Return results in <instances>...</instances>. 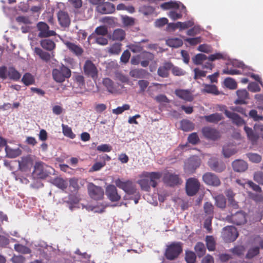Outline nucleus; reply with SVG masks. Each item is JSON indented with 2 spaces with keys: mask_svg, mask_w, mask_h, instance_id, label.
<instances>
[{
  "mask_svg": "<svg viewBox=\"0 0 263 263\" xmlns=\"http://www.w3.org/2000/svg\"><path fill=\"white\" fill-rule=\"evenodd\" d=\"M185 259L187 263H195L196 259V254L193 251H186Z\"/></svg>",
  "mask_w": 263,
  "mask_h": 263,
  "instance_id": "nucleus-54",
  "label": "nucleus"
},
{
  "mask_svg": "<svg viewBox=\"0 0 263 263\" xmlns=\"http://www.w3.org/2000/svg\"><path fill=\"white\" fill-rule=\"evenodd\" d=\"M210 167L216 172H222L226 169V165L222 161H219L217 159L212 158L208 161Z\"/></svg>",
  "mask_w": 263,
  "mask_h": 263,
  "instance_id": "nucleus-20",
  "label": "nucleus"
},
{
  "mask_svg": "<svg viewBox=\"0 0 263 263\" xmlns=\"http://www.w3.org/2000/svg\"><path fill=\"white\" fill-rule=\"evenodd\" d=\"M206 245L210 251H213L215 249L216 243L212 236H207L205 238Z\"/></svg>",
  "mask_w": 263,
  "mask_h": 263,
  "instance_id": "nucleus-44",
  "label": "nucleus"
},
{
  "mask_svg": "<svg viewBox=\"0 0 263 263\" xmlns=\"http://www.w3.org/2000/svg\"><path fill=\"white\" fill-rule=\"evenodd\" d=\"M14 249L16 251L23 254H29L31 253V250L27 247L21 244H15Z\"/></svg>",
  "mask_w": 263,
  "mask_h": 263,
  "instance_id": "nucleus-55",
  "label": "nucleus"
},
{
  "mask_svg": "<svg viewBox=\"0 0 263 263\" xmlns=\"http://www.w3.org/2000/svg\"><path fill=\"white\" fill-rule=\"evenodd\" d=\"M173 64L171 62H165L163 65L160 66L157 70L159 76L165 78L169 76L170 70L172 68Z\"/></svg>",
  "mask_w": 263,
  "mask_h": 263,
  "instance_id": "nucleus-21",
  "label": "nucleus"
},
{
  "mask_svg": "<svg viewBox=\"0 0 263 263\" xmlns=\"http://www.w3.org/2000/svg\"><path fill=\"white\" fill-rule=\"evenodd\" d=\"M127 47L134 53L140 52L143 50V47L140 45L139 43L131 44Z\"/></svg>",
  "mask_w": 263,
  "mask_h": 263,
  "instance_id": "nucleus-62",
  "label": "nucleus"
},
{
  "mask_svg": "<svg viewBox=\"0 0 263 263\" xmlns=\"http://www.w3.org/2000/svg\"><path fill=\"white\" fill-rule=\"evenodd\" d=\"M102 83L109 92L111 93H116L118 92L117 89L114 84V82L109 78H106L103 79Z\"/></svg>",
  "mask_w": 263,
  "mask_h": 263,
  "instance_id": "nucleus-26",
  "label": "nucleus"
},
{
  "mask_svg": "<svg viewBox=\"0 0 263 263\" xmlns=\"http://www.w3.org/2000/svg\"><path fill=\"white\" fill-rule=\"evenodd\" d=\"M130 106L128 104H124L122 106L118 107L112 110V113L116 115L122 114L124 111L129 109Z\"/></svg>",
  "mask_w": 263,
  "mask_h": 263,
  "instance_id": "nucleus-64",
  "label": "nucleus"
},
{
  "mask_svg": "<svg viewBox=\"0 0 263 263\" xmlns=\"http://www.w3.org/2000/svg\"><path fill=\"white\" fill-rule=\"evenodd\" d=\"M203 208L205 214L211 219L212 218L214 213V206L212 204L206 202L204 203Z\"/></svg>",
  "mask_w": 263,
  "mask_h": 263,
  "instance_id": "nucleus-46",
  "label": "nucleus"
},
{
  "mask_svg": "<svg viewBox=\"0 0 263 263\" xmlns=\"http://www.w3.org/2000/svg\"><path fill=\"white\" fill-rule=\"evenodd\" d=\"M204 88L202 89V92L211 93L214 95L220 94L216 85L211 84H203Z\"/></svg>",
  "mask_w": 263,
  "mask_h": 263,
  "instance_id": "nucleus-31",
  "label": "nucleus"
},
{
  "mask_svg": "<svg viewBox=\"0 0 263 263\" xmlns=\"http://www.w3.org/2000/svg\"><path fill=\"white\" fill-rule=\"evenodd\" d=\"M54 184L58 187L64 190L67 187V183L62 178H57L54 180Z\"/></svg>",
  "mask_w": 263,
  "mask_h": 263,
  "instance_id": "nucleus-57",
  "label": "nucleus"
},
{
  "mask_svg": "<svg viewBox=\"0 0 263 263\" xmlns=\"http://www.w3.org/2000/svg\"><path fill=\"white\" fill-rule=\"evenodd\" d=\"M162 173L160 172H143L141 176L148 178L151 186L153 187L157 186L158 181L162 177Z\"/></svg>",
  "mask_w": 263,
  "mask_h": 263,
  "instance_id": "nucleus-11",
  "label": "nucleus"
},
{
  "mask_svg": "<svg viewBox=\"0 0 263 263\" xmlns=\"http://www.w3.org/2000/svg\"><path fill=\"white\" fill-rule=\"evenodd\" d=\"M203 118L209 123H217L223 118L222 115L219 113H214L208 116H204Z\"/></svg>",
  "mask_w": 263,
  "mask_h": 263,
  "instance_id": "nucleus-29",
  "label": "nucleus"
},
{
  "mask_svg": "<svg viewBox=\"0 0 263 263\" xmlns=\"http://www.w3.org/2000/svg\"><path fill=\"white\" fill-rule=\"evenodd\" d=\"M34 52L39 56V57L43 61L47 62L50 61L51 56L48 52L44 51L42 49L39 47H35L34 49Z\"/></svg>",
  "mask_w": 263,
  "mask_h": 263,
  "instance_id": "nucleus-33",
  "label": "nucleus"
},
{
  "mask_svg": "<svg viewBox=\"0 0 263 263\" xmlns=\"http://www.w3.org/2000/svg\"><path fill=\"white\" fill-rule=\"evenodd\" d=\"M188 142L193 145H196L199 142L200 139L197 133L191 134L187 138Z\"/></svg>",
  "mask_w": 263,
  "mask_h": 263,
  "instance_id": "nucleus-58",
  "label": "nucleus"
},
{
  "mask_svg": "<svg viewBox=\"0 0 263 263\" xmlns=\"http://www.w3.org/2000/svg\"><path fill=\"white\" fill-rule=\"evenodd\" d=\"M50 168L43 162H36L34 165V172L41 178H45L48 175L47 169Z\"/></svg>",
  "mask_w": 263,
  "mask_h": 263,
  "instance_id": "nucleus-19",
  "label": "nucleus"
},
{
  "mask_svg": "<svg viewBox=\"0 0 263 263\" xmlns=\"http://www.w3.org/2000/svg\"><path fill=\"white\" fill-rule=\"evenodd\" d=\"M97 10L102 14H109L115 11V7L112 3L106 2L99 5L97 7Z\"/></svg>",
  "mask_w": 263,
  "mask_h": 263,
  "instance_id": "nucleus-22",
  "label": "nucleus"
},
{
  "mask_svg": "<svg viewBox=\"0 0 263 263\" xmlns=\"http://www.w3.org/2000/svg\"><path fill=\"white\" fill-rule=\"evenodd\" d=\"M37 28L39 31L38 36L40 37L46 38L57 35L55 31L49 30V27L46 23L43 22L38 23Z\"/></svg>",
  "mask_w": 263,
  "mask_h": 263,
  "instance_id": "nucleus-7",
  "label": "nucleus"
},
{
  "mask_svg": "<svg viewBox=\"0 0 263 263\" xmlns=\"http://www.w3.org/2000/svg\"><path fill=\"white\" fill-rule=\"evenodd\" d=\"M7 75V78L15 81H18L21 77V73L13 67L8 68Z\"/></svg>",
  "mask_w": 263,
  "mask_h": 263,
  "instance_id": "nucleus-28",
  "label": "nucleus"
},
{
  "mask_svg": "<svg viewBox=\"0 0 263 263\" xmlns=\"http://www.w3.org/2000/svg\"><path fill=\"white\" fill-rule=\"evenodd\" d=\"M259 253V247H254L250 248L246 254V257L248 259H251Z\"/></svg>",
  "mask_w": 263,
  "mask_h": 263,
  "instance_id": "nucleus-53",
  "label": "nucleus"
},
{
  "mask_svg": "<svg viewBox=\"0 0 263 263\" xmlns=\"http://www.w3.org/2000/svg\"><path fill=\"white\" fill-rule=\"evenodd\" d=\"M229 220L236 225H241L245 224L247 222L246 214L242 211H239L232 214L231 216L228 217Z\"/></svg>",
  "mask_w": 263,
  "mask_h": 263,
  "instance_id": "nucleus-13",
  "label": "nucleus"
},
{
  "mask_svg": "<svg viewBox=\"0 0 263 263\" xmlns=\"http://www.w3.org/2000/svg\"><path fill=\"white\" fill-rule=\"evenodd\" d=\"M105 192L107 198L112 202L118 201L121 199L116 187L114 185H108L106 188Z\"/></svg>",
  "mask_w": 263,
  "mask_h": 263,
  "instance_id": "nucleus-15",
  "label": "nucleus"
},
{
  "mask_svg": "<svg viewBox=\"0 0 263 263\" xmlns=\"http://www.w3.org/2000/svg\"><path fill=\"white\" fill-rule=\"evenodd\" d=\"M254 180L261 185H263V172H255L253 175Z\"/></svg>",
  "mask_w": 263,
  "mask_h": 263,
  "instance_id": "nucleus-60",
  "label": "nucleus"
},
{
  "mask_svg": "<svg viewBox=\"0 0 263 263\" xmlns=\"http://www.w3.org/2000/svg\"><path fill=\"white\" fill-rule=\"evenodd\" d=\"M22 82L26 85L29 86L34 84L35 79L34 77L30 73H25L22 79Z\"/></svg>",
  "mask_w": 263,
  "mask_h": 263,
  "instance_id": "nucleus-39",
  "label": "nucleus"
},
{
  "mask_svg": "<svg viewBox=\"0 0 263 263\" xmlns=\"http://www.w3.org/2000/svg\"><path fill=\"white\" fill-rule=\"evenodd\" d=\"M52 75L53 80L57 83H63L71 76V71L69 68L62 64L58 68L52 70Z\"/></svg>",
  "mask_w": 263,
  "mask_h": 263,
  "instance_id": "nucleus-2",
  "label": "nucleus"
},
{
  "mask_svg": "<svg viewBox=\"0 0 263 263\" xmlns=\"http://www.w3.org/2000/svg\"><path fill=\"white\" fill-rule=\"evenodd\" d=\"M121 45L122 44L119 43L114 44L109 48V52L114 54H119L121 51Z\"/></svg>",
  "mask_w": 263,
  "mask_h": 263,
  "instance_id": "nucleus-51",
  "label": "nucleus"
},
{
  "mask_svg": "<svg viewBox=\"0 0 263 263\" xmlns=\"http://www.w3.org/2000/svg\"><path fill=\"white\" fill-rule=\"evenodd\" d=\"M18 162L19 169L22 172L30 171L33 165L32 160L29 156L21 158V160H18Z\"/></svg>",
  "mask_w": 263,
  "mask_h": 263,
  "instance_id": "nucleus-17",
  "label": "nucleus"
},
{
  "mask_svg": "<svg viewBox=\"0 0 263 263\" xmlns=\"http://www.w3.org/2000/svg\"><path fill=\"white\" fill-rule=\"evenodd\" d=\"M171 69L173 74L176 76H182L185 74V71L177 66H174L173 65Z\"/></svg>",
  "mask_w": 263,
  "mask_h": 263,
  "instance_id": "nucleus-63",
  "label": "nucleus"
},
{
  "mask_svg": "<svg viewBox=\"0 0 263 263\" xmlns=\"http://www.w3.org/2000/svg\"><path fill=\"white\" fill-rule=\"evenodd\" d=\"M215 205L219 208L224 209L226 206V199L223 195H218L215 197Z\"/></svg>",
  "mask_w": 263,
  "mask_h": 263,
  "instance_id": "nucleus-38",
  "label": "nucleus"
},
{
  "mask_svg": "<svg viewBox=\"0 0 263 263\" xmlns=\"http://www.w3.org/2000/svg\"><path fill=\"white\" fill-rule=\"evenodd\" d=\"M95 33L98 35L105 36L108 33V30L106 26H100L97 27L95 30V33L91 35H94Z\"/></svg>",
  "mask_w": 263,
  "mask_h": 263,
  "instance_id": "nucleus-56",
  "label": "nucleus"
},
{
  "mask_svg": "<svg viewBox=\"0 0 263 263\" xmlns=\"http://www.w3.org/2000/svg\"><path fill=\"white\" fill-rule=\"evenodd\" d=\"M200 182L195 178H190L186 182L185 190L187 195L193 196L196 195L200 188Z\"/></svg>",
  "mask_w": 263,
  "mask_h": 263,
  "instance_id": "nucleus-5",
  "label": "nucleus"
},
{
  "mask_svg": "<svg viewBox=\"0 0 263 263\" xmlns=\"http://www.w3.org/2000/svg\"><path fill=\"white\" fill-rule=\"evenodd\" d=\"M160 7L163 10H168L170 9H179V5L176 2L170 1L162 4L160 5Z\"/></svg>",
  "mask_w": 263,
  "mask_h": 263,
  "instance_id": "nucleus-43",
  "label": "nucleus"
},
{
  "mask_svg": "<svg viewBox=\"0 0 263 263\" xmlns=\"http://www.w3.org/2000/svg\"><path fill=\"white\" fill-rule=\"evenodd\" d=\"M163 181L170 186H174L182 183V181L179 175L170 172L166 173L163 177Z\"/></svg>",
  "mask_w": 263,
  "mask_h": 263,
  "instance_id": "nucleus-8",
  "label": "nucleus"
},
{
  "mask_svg": "<svg viewBox=\"0 0 263 263\" xmlns=\"http://www.w3.org/2000/svg\"><path fill=\"white\" fill-rule=\"evenodd\" d=\"M232 165L234 171L237 172H243L248 168L247 163L241 159L234 161L232 162Z\"/></svg>",
  "mask_w": 263,
  "mask_h": 263,
  "instance_id": "nucleus-25",
  "label": "nucleus"
},
{
  "mask_svg": "<svg viewBox=\"0 0 263 263\" xmlns=\"http://www.w3.org/2000/svg\"><path fill=\"white\" fill-rule=\"evenodd\" d=\"M202 133L207 139L216 140L220 138V133L216 129L211 127H204L202 129Z\"/></svg>",
  "mask_w": 263,
  "mask_h": 263,
  "instance_id": "nucleus-12",
  "label": "nucleus"
},
{
  "mask_svg": "<svg viewBox=\"0 0 263 263\" xmlns=\"http://www.w3.org/2000/svg\"><path fill=\"white\" fill-rule=\"evenodd\" d=\"M62 42L65 45L66 48L74 55L79 57L81 56L84 52L83 49L79 45L70 42L59 35Z\"/></svg>",
  "mask_w": 263,
  "mask_h": 263,
  "instance_id": "nucleus-9",
  "label": "nucleus"
},
{
  "mask_svg": "<svg viewBox=\"0 0 263 263\" xmlns=\"http://www.w3.org/2000/svg\"><path fill=\"white\" fill-rule=\"evenodd\" d=\"M125 32L122 29H117L114 30L112 38L113 40L121 41L125 38Z\"/></svg>",
  "mask_w": 263,
  "mask_h": 263,
  "instance_id": "nucleus-37",
  "label": "nucleus"
},
{
  "mask_svg": "<svg viewBox=\"0 0 263 263\" xmlns=\"http://www.w3.org/2000/svg\"><path fill=\"white\" fill-rule=\"evenodd\" d=\"M247 156L249 160L253 163H258L262 160L261 156L256 153H250L247 154Z\"/></svg>",
  "mask_w": 263,
  "mask_h": 263,
  "instance_id": "nucleus-50",
  "label": "nucleus"
},
{
  "mask_svg": "<svg viewBox=\"0 0 263 263\" xmlns=\"http://www.w3.org/2000/svg\"><path fill=\"white\" fill-rule=\"evenodd\" d=\"M200 165V161L196 158H190L187 162L186 166L189 168L195 170Z\"/></svg>",
  "mask_w": 263,
  "mask_h": 263,
  "instance_id": "nucleus-47",
  "label": "nucleus"
},
{
  "mask_svg": "<svg viewBox=\"0 0 263 263\" xmlns=\"http://www.w3.org/2000/svg\"><path fill=\"white\" fill-rule=\"evenodd\" d=\"M194 249L198 256L199 257L203 256L206 252L204 245L201 242H197L194 247Z\"/></svg>",
  "mask_w": 263,
  "mask_h": 263,
  "instance_id": "nucleus-41",
  "label": "nucleus"
},
{
  "mask_svg": "<svg viewBox=\"0 0 263 263\" xmlns=\"http://www.w3.org/2000/svg\"><path fill=\"white\" fill-rule=\"evenodd\" d=\"M62 130L63 133L64 135L66 137H67L70 139H74L76 137V135L72 131L71 128L69 127L68 125L62 124Z\"/></svg>",
  "mask_w": 263,
  "mask_h": 263,
  "instance_id": "nucleus-49",
  "label": "nucleus"
},
{
  "mask_svg": "<svg viewBox=\"0 0 263 263\" xmlns=\"http://www.w3.org/2000/svg\"><path fill=\"white\" fill-rule=\"evenodd\" d=\"M222 153L225 157L229 158L235 154L236 150L233 146L227 145L223 147Z\"/></svg>",
  "mask_w": 263,
  "mask_h": 263,
  "instance_id": "nucleus-45",
  "label": "nucleus"
},
{
  "mask_svg": "<svg viewBox=\"0 0 263 263\" xmlns=\"http://www.w3.org/2000/svg\"><path fill=\"white\" fill-rule=\"evenodd\" d=\"M139 177L140 179L137 181V183L140 186L141 189L145 191H149L152 186L149 183L148 178L142 177L141 174L140 175Z\"/></svg>",
  "mask_w": 263,
  "mask_h": 263,
  "instance_id": "nucleus-30",
  "label": "nucleus"
},
{
  "mask_svg": "<svg viewBox=\"0 0 263 263\" xmlns=\"http://www.w3.org/2000/svg\"><path fill=\"white\" fill-rule=\"evenodd\" d=\"M41 47L47 51H51L55 48V43L50 39H43L40 41Z\"/></svg>",
  "mask_w": 263,
  "mask_h": 263,
  "instance_id": "nucleus-27",
  "label": "nucleus"
},
{
  "mask_svg": "<svg viewBox=\"0 0 263 263\" xmlns=\"http://www.w3.org/2000/svg\"><path fill=\"white\" fill-rule=\"evenodd\" d=\"M224 113L226 117L230 119L232 123L237 126H240L245 124V121L237 114L227 109L224 110Z\"/></svg>",
  "mask_w": 263,
  "mask_h": 263,
  "instance_id": "nucleus-16",
  "label": "nucleus"
},
{
  "mask_svg": "<svg viewBox=\"0 0 263 263\" xmlns=\"http://www.w3.org/2000/svg\"><path fill=\"white\" fill-rule=\"evenodd\" d=\"M244 130L247 134L248 138L253 144L256 143L259 138V136L253 132L252 129L247 126H245Z\"/></svg>",
  "mask_w": 263,
  "mask_h": 263,
  "instance_id": "nucleus-32",
  "label": "nucleus"
},
{
  "mask_svg": "<svg viewBox=\"0 0 263 263\" xmlns=\"http://www.w3.org/2000/svg\"><path fill=\"white\" fill-rule=\"evenodd\" d=\"M166 44L170 47L178 48L182 45L183 42L179 38H172L166 40Z\"/></svg>",
  "mask_w": 263,
  "mask_h": 263,
  "instance_id": "nucleus-42",
  "label": "nucleus"
},
{
  "mask_svg": "<svg viewBox=\"0 0 263 263\" xmlns=\"http://www.w3.org/2000/svg\"><path fill=\"white\" fill-rule=\"evenodd\" d=\"M58 18L60 25L62 27H68L70 24V20L67 12L60 11L58 13Z\"/></svg>",
  "mask_w": 263,
  "mask_h": 263,
  "instance_id": "nucleus-23",
  "label": "nucleus"
},
{
  "mask_svg": "<svg viewBox=\"0 0 263 263\" xmlns=\"http://www.w3.org/2000/svg\"><path fill=\"white\" fill-rule=\"evenodd\" d=\"M146 71L142 69H135L132 70L130 72V76L134 78L139 79L145 77Z\"/></svg>",
  "mask_w": 263,
  "mask_h": 263,
  "instance_id": "nucleus-35",
  "label": "nucleus"
},
{
  "mask_svg": "<svg viewBox=\"0 0 263 263\" xmlns=\"http://www.w3.org/2000/svg\"><path fill=\"white\" fill-rule=\"evenodd\" d=\"M182 243L181 242H173L166 246L164 256L169 260L177 259L182 252Z\"/></svg>",
  "mask_w": 263,
  "mask_h": 263,
  "instance_id": "nucleus-1",
  "label": "nucleus"
},
{
  "mask_svg": "<svg viewBox=\"0 0 263 263\" xmlns=\"http://www.w3.org/2000/svg\"><path fill=\"white\" fill-rule=\"evenodd\" d=\"M6 155L8 158H14L21 155V151L19 149H12L9 146L6 145L5 147Z\"/></svg>",
  "mask_w": 263,
  "mask_h": 263,
  "instance_id": "nucleus-34",
  "label": "nucleus"
},
{
  "mask_svg": "<svg viewBox=\"0 0 263 263\" xmlns=\"http://www.w3.org/2000/svg\"><path fill=\"white\" fill-rule=\"evenodd\" d=\"M88 192L91 198L99 200L103 198L104 191L101 187L95 185L93 183H89L87 186Z\"/></svg>",
  "mask_w": 263,
  "mask_h": 263,
  "instance_id": "nucleus-6",
  "label": "nucleus"
},
{
  "mask_svg": "<svg viewBox=\"0 0 263 263\" xmlns=\"http://www.w3.org/2000/svg\"><path fill=\"white\" fill-rule=\"evenodd\" d=\"M74 81L76 82L78 86L82 88L85 86L84 78L82 75L77 74L74 77Z\"/></svg>",
  "mask_w": 263,
  "mask_h": 263,
  "instance_id": "nucleus-59",
  "label": "nucleus"
},
{
  "mask_svg": "<svg viewBox=\"0 0 263 263\" xmlns=\"http://www.w3.org/2000/svg\"><path fill=\"white\" fill-rule=\"evenodd\" d=\"M238 98L235 101V104H246L249 99V93L246 89H239L236 91Z\"/></svg>",
  "mask_w": 263,
  "mask_h": 263,
  "instance_id": "nucleus-24",
  "label": "nucleus"
},
{
  "mask_svg": "<svg viewBox=\"0 0 263 263\" xmlns=\"http://www.w3.org/2000/svg\"><path fill=\"white\" fill-rule=\"evenodd\" d=\"M202 180L206 184L213 186H218L221 183L218 176L211 172H207L204 174L202 176Z\"/></svg>",
  "mask_w": 263,
  "mask_h": 263,
  "instance_id": "nucleus-10",
  "label": "nucleus"
},
{
  "mask_svg": "<svg viewBox=\"0 0 263 263\" xmlns=\"http://www.w3.org/2000/svg\"><path fill=\"white\" fill-rule=\"evenodd\" d=\"M84 73L87 77L96 80L98 77V70L95 64L90 60L85 61L83 66Z\"/></svg>",
  "mask_w": 263,
  "mask_h": 263,
  "instance_id": "nucleus-4",
  "label": "nucleus"
},
{
  "mask_svg": "<svg viewBox=\"0 0 263 263\" xmlns=\"http://www.w3.org/2000/svg\"><path fill=\"white\" fill-rule=\"evenodd\" d=\"M180 127L183 131L189 132L194 128V124L189 120H183L180 122Z\"/></svg>",
  "mask_w": 263,
  "mask_h": 263,
  "instance_id": "nucleus-40",
  "label": "nucleus"
},
{
  "mask_svg": "<svg viewBox=\"0 0 263 263\" xmlns=\"http://www.w3.org/2000/svg\"><path fill=\"white\" fill-rule=\"evenodd\" d=\"M224 84L226 87L230 89H235L237 86V83L235 80L229 77L224 79Z\"/></svg>",
  "mask_w": 263,
  "mask_h": 263,
  "instance_id": "nucleus-48",
  "label": "nucleus"
},
{
  "mask_svg": "<svg viewBox=\"0 0 263 263\" xmlns=\"http://www.w3.org/2000/svg\"><path fill=\"white\" fill-rule=\"evenodd\" d=\"M231 251L234 254L238 256L243 254L245 251V248L243 246H238L235 247L231 250Z\"/></svg>",
  "mask_w": 263,
  "mask_h": 263,
  "instance_id": "nucleus-61",
  "label": "nucleus"
},
{
  "mask_svg": "<svg viewBox=\"0 0 263 263\" xmlns=\"http://www.w3.org/2000/svg\"><path fill=\"white\" fill-rule=\"evenodd\" d=\"M224 238L229 242L235 241L238 236V233L235 227L228 226L223 228Z\"/></svg>",
  "mask_w": 263,
  "mask_h": 263,
  "instance_id": "nucleus-14",
  "label": "nucleus"
},
{
  "mask_svg": "<svg viewBox=\"0 0 263 263\" xmlns=\"http://www.w3.org/2000/svg\"><path fill=\"white\" fill-rule=\"evenodd\" d=\"M207 59L208 60V57L206 55L202 53H198L193 59V61L195 64L200 65L204 61Z\"/></svg>",
  "mask_w": 263,
  "mask_h": 263,
  "instance_id": "nucleus-52",
  "label": "nucleus"
},
{
  "mask_svg": "<svg viewBox=\"0 0 263 263\" xmlns=\"http://www.w3.org/2000/svg\"><path fill=\"white\" fill-rule=\"evenodd\" d=\"M175 94L180 99L186 102H192L194 100V96L191 91L188 89H177Z\"/></svg>",
  "mask_w": 263,
  "mask_h": 263,
  "instance_id": "nucleus-18",
  "label": "nucleus"
},
{
  "mask_svg": "<svg viewBox=\"0 0 263 263\" xmlns=\"http://www.w3.org/2000/svg\"><path fill=\"white\" fill-rule=\"evenodd\" d=\"M115 184L119 188L123 190L129 195H134L137 192L136 185L130 180L123 181L120 179L115 180Z\"/></svg>",
  "mask_w": 263,
  "mask_h": 263,
  "instance_id": "nucleus-3",
  "label": "nucleus"
},
{
  "mask_svg": "<svg viewBox=\"0 0 263 263\" xmlns=\"http://www.w3.org/2000/svg\"><path fill=\"white\" fill-rule=\"evenodd\" d=\"M139 12L145 16H148L154 13L155 9L152 6L143 5L139 8Z\"/></svg>",
  "mask_w": 263,
  "mask_h": 263,
  "instance_id": "nucleus-36",
  "label": "nucleus"
}]
</instances>
